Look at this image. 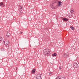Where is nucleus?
<instances>
[{
  "instance_id": "nucleus-16",
  "label": "nucleus",
  "mask_w": 79,
  "mask_h": 79,
  "mask_svg": "<svg viewBox=\"0 0 79 79\" xmlns=\"http://www.w3.org/2000/svg\"><path fill=\"white\" fill-rule=\"evenodd\" d=\"M2 37H0V43L2 42Z\"/></svg>"
},
{
  "instance_id": "nucleus-24",
  "label": "nucleus",
  "mask_w": 79,
  "mask_h": 79,
  "mask_svg": "<svg viewBox=\"0 0 79 79\" xmlns=\"http://www.w3.org/2000/svg\"><path fill=\"white\" fill-rule=\"evenodd\" d=\"M55 79H60V78H56Z\"/></svg>"
},
{
  "instance_id": "nucleus-12",
  "label": "nucleus",
  "mask_w": 79,
  "mask_h": 79,
  "mask_svg": "<svg viewBox=\"0 0 79 79\" xmlns=\"http://www.w3.org/2000/svg\"><path fill=\"white\" fill-rule=\"evenodd\" d=\"M70 27L71 28V29H72V30H74V27H73L70 26Z\"/></svg>"
},
{
  "instance_id": "nucleus-25",
  "label": "nucleus",
  "mask_w": 79,
  "mask_h": 79,
  "mask_svg": "<svg viewBox=\"0 0 79 79\" xmlns=\"http://www.w3.org/2000/svg\"><path fill=\"white\" fill-rule=\"evenodd\" d=\"M16 69V70L18 69V68Z\"/></svg>"
},
{
  "instance_id": "nucleus-8",
  "label": "nucleus",
  "mask_w": 79,
  "mask_h": 79,
  "mask_svg": "<svg viewBox=\"0 0 79 79\" xmlns=\"http://www.w3.org/2000/svg\"><path fill=\"white\" fill-rule=\"evenodd\" d=\"M56 2H55L54 3H53V2H51V4H50V5L51 6H53V5H55V4H56Z\"/></svg>"
},
{
  "instance_id": "nucleus-10",
  "label": "nucleus",
  "mask_w": 79,
  "mask_h": 79,
  "mask_svg": "<svg viewBox=\"0 0 79 79\" xmlns=\"http://www.w3.org/2000/svg\"><path fill=\"white\" fill-rule=\"evenodd\" d=\"M31 72L32 73H33V74H34V73H35V69H33L32 70Z\"/></svg>"
},
{
  "instance_id": "nucleus-13",
  "label": "nucleus",
  "mask_w": 79,
  "mask_h": 79,
  "mask_svg": "<svg viewBox=\"0 0 79 79\" xmlns=\"http://www.w3.org/2000/svg\"><path fill=\"white\" fill-rule=\"evenodd\" d=\"M52 56H56V53H54L52 54Z\"/></svg>"
},
{
  "instance_id": "nucleus-3",
  "label": "nucleus",
  "mask_w": 79,
  "mask_h": 79,
  "mask_svg": "<svg viewBox=\"0 0 79 79\" xmlns=\"http://www.w3.org/2000/svg\"><path fill=\"white\" fill-rule=\"evenodd\" d=\"M56 3H57V4H58L59 6H61V5L63 4V3L61 2V1H56Z\"/></svg>"
},
{
  "instance_id": "nucleus-23",
  "label": "nucleus",
  "mask_w": 79,
  "mask_h": 79,
  "mask_svg": "<svg viewBox=\"0 0 79 79\" xmlns=\"http://www.w3.org/2000/svg\"><path fill=\"white\" fill-rule=\"evenodd\" d=\"M20 34H23V32H20Z\"/></svg>"
},
{
  "instance_id": "nucleus-5",
  "label": "nucleus",
  "mask_w": 79,
  "mask_h": 79,
  "mask_svg": "<svg viewBox=\"0 0 79 79\" xmlns=\"http://www.w3.org/2000/svg\"><path fill=\"white\" fill-rule=\"evenodd\" d=\"M63 57L65 58L68 57V53H64L63 55Z\"/></svg>"
},
{
  "instance_id": "nucleus-22",
  "label": "nucleus",
  "mask_w": 79,
  "mask_h": 79,
  "mask_svg": "<svg viewBox=\"0 0 79 79\" xmlns=\"http://www.w3.org/2000/svg\"><path fill=\"white\" fill-rule=\"evenodd\" d=\"M59 69H61V67H59Z\"/></svg>"
},
{
  "instance_id": "nucleus-1",
  "label": "nucleus",
  "mask_w": 79,
  "mask_h": 79,
  "mask_svg": "<svg viewBox=\"0 0 79 79\" xmlns=\"http://www.w3.org/2000/svg\"><path fill=\"white\" fill-rule=\"evenodd\" d=\"M43 53L45 56H50L51 54V52L48 49H45L43 50Z\"/></svg>"
},
{
  "instance_id": "nucleus-20",
  "label": "nucleus",
  "mask_w": 79,
  "mask_h": 79,
  "mask_svg": "<svg viewBox=\"0 0 79 79\" xmlns=\"http://www.w3.org/2000/svg\"><path fill=\"white\" fill-rule=\"evenodd\" d=\"M60 79H65L64 77H62L61 78H60Z\"/></svg>"
},
{
  "instance_id": "nucleus-9",
  "label": "nucleus",
  "mask_w": 79,
  "mask_h": 79,
  "mask_svg": "<svg viewBox=\"0 0 79 79\" xmlns=\"http://www.w3.org/2000/svg\"><path fill=\"white\" fill-rule=\"evenodd\" d=\"M6 35L7 37H10V33L9 32H7L6 33Z\"/></svg>"
},
{
  "instance_id": "nucleus-11",
  "label": "nucleus",
  "mask_w": 79,
  "mask_h": 79,
  "mask_svg": "<svg viewBox=\"0 0 79 79\" xmlns=\"http://www.w3.org/2000/svg\"><path fill=\"white\" fill-rule=\"evenodd\" d=\"M63 20L64 21H67L68 20V19L65 18H63Z\"/></svg>"
},
{
  "instance_id": "nucleus-18",
  "label": "nucleus",
  "mask_w": 79,
  "mask_h": 79,
  "mask_svg": "<svg viewBox=\"0 0 79 79\" xmlns=\"http://www.w3.org/2000/svg\"><path fill=\"white\" fill-rule=\"evenodd\" d=\"M73 11H74V10H73V9H71V10L70 12H71V13H73Z\"/></svg>"
},
{
  "instance_id": "nucleus-6",
  "label": "nucleus",
  "mask_w": 79,
  "mask_h": 79,
  "mask_svg": "<svg viewBox=\"0 0 79 79\" xmlns=\"http://www.w3.org/2000/svg\"><path fill=\"white\" fill-rule=\"evenodd\" d=\"M73 66L75 68H77L78 67V64L77 63H74Z\"/></svg>"
},
{
  "instance_id": "nucleus-21",
  "label": "nucleus",
  "mask_w": 79,
  "mask_h": 79,
  "mask_svg": "<svg viewBox=\"0 0 79 79\" xmlns=\"http://www.w3.org/2000/svg\"><path fill=\"white\" fill-rule=\"evenodd\" d=\"M52 74V72H49V74Z\"/></svg>"
},
{
  "instance_id": "nucleus-7",
  "label": "nucleus",
  "mask_w": 79,
  "mask_h": 79,
  "mask_svg": "<svg viewBox=\"0 0 79 79\" xmlns=\"http://www.w3.org/2000/svg\"><path fill=\"white\" fill-rule=\"evenodd\" d=\"M9 44V42H8V41L6 40L4 41V45H8V44Z\"/></svg>"
},
{
  "instance_id": "nucleus-15",
  "label": "nucleus",
  "mask_w": 79,
  "mask_h": 79,
  "mask_svg": "<svg viewBox=\"0 0 79 79\" xmlns=\"http://www.w3.org/2000/svg\"><path fill=\"white\" fill-rule=\"evenodd\" d=\"M5 49L3 48H2L1 49V51H2V52L5 51Z\"/></svg>"
},
{
  "instance_id": "nucleus-14",
  "label": "nucleus",
  "mask_w": 79,
  "mask_h": 79,
  "mask_svg": "<svg viewBox=\"0 0 79 79\" xmlns=\"http://www.w3.org/2000/svg\"><path fill=\"white\" fill-rule=\"evenodd\" d=\"M19 8L20 10H23V7H22L21 6H19Z\"/></svg>"
},
{
  "instance_id": "nucleus-2",
  "label": "nucleus",
  "mask_w": 79,
  "mask_h": 79,
  "mask_svg": "<svg viewBox=\"0 0 79 79\" xmlns=\"http://www.w3.org/2000/svg\"><path fill=\"white\" fill-rule=\"evenodd\" d=\"M42 74H38L37 75V79H42Z\"/></svg>"
},
{
  "instance_id": "nucleus-17",
  "label": "nucleus",
  "mask_w": 79,
  "mask_h": 79,
  "mask_svg": "<svg viewBox=\"0 0 79 79\" xmlns=\"http://www.w3.org/2000/svg\"><path fill=\"white\" fill-rule=\"evenodd\" d=\"M3 5V2H1L0 3V6H2Z\"/></svg>"
},
{
  "instance_id": "nucleus-4",
  "label": "nucleus",
  "mask_w": 79,
  "mask_h": 79,
  "mask_svg": "<svg viewBox=\"0 0 79 79\" xmlns=\"http://www.w3.org/2000/svg\"><path fill=\"white\" fill-rule=\"evenodd\" d=\"M56 3V4H55V5H57L56 6H54L52 7V9H56V8H58V6H59L57 4V3Z\"/></svg>"
},
{
  "instance_id": "nucleus-19",
  "label": "nucleus",
  "mask_w": 79,
  "mask_h": 79,
  "mask_svg": "<svg viewBox=\"0 0 79 79\" xmlns=\"http://www.w3.org/2000/svg\"><path fill=\"white\" fill-rule=\"evenodd\" d=\"M19 13L20 14V15H22V13H23V12L21 11H19Z\"/></svg>"
}]
</instances>
